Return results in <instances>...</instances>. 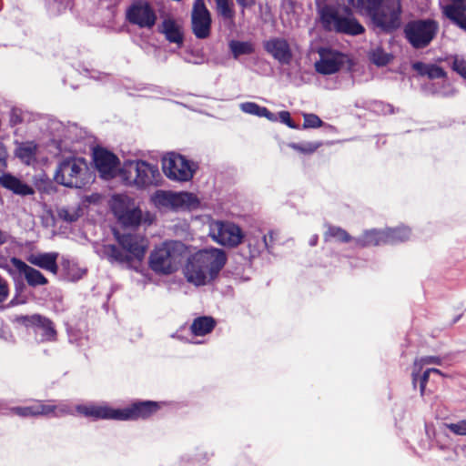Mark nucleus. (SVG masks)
<instances>
[{
	"instance_id": "nucleus-1",
	"label": "nucleus",
	"mask_w": 466,
	"mask_h": 466,
	"mask_svg": "<svg viewBox=\"0 0 466 466\" xmlns=\"http://www.w3.org/2000/svg\"><path fill=\"white\" fill-rule=\"evenodd\" d=\"M361 15L367 16L371 24L384 32H392L401 24L402 7L400 0H339Z\"/></svg>"
},
{
	"instance_id": "nucleus-2",
	"label": "nucleus",
	"mask_w": 466,
	"mask_h": 466,
	"mask_svg": "<svg viewBox=\"0 0 466 466\" xmlns=\"http://www.w3.org/2000/svg\"><path fill=\"white\" fill-rule=\"evenodd\" d=\"M227 262L224 250L217 248L198 250L190 256L184 273L187 280L195 286H203L217 278Z\"/></svg>"
},
{
	"instance_id": "nucleus-3",
	"label": "nucleus",
	"mask_w": 466,
	"mask_h": 466,
	"mask_svg": "<svg viewBox=\"0 0 466 466\" xmlns=\"http://www.w3.org/2000/svg\"><path fill=\"white\" fill-rule=\"evenodd\" d=\"M114 235L121 248L116 245H104L102 256L111 263L126 265L137 269L145 257L147 248L145 238L140 235L130 233L115 232Z\"/></svg>"
},
{
	"instance_id": "nucleus-4",
	"label": "nucleus",
	"mask_w": 466,
	"mask_h": 466,
	"mask_svg": "<svg viewBox=\"0 0 466 466\" xmlns=\"http://www.w3.org/2000/svg\"><path fill=\"white\" fill-rule=\"evenodd\" d=\"M344 8L333 5H325L319 9V15L323 28L329 32L358 35L364 32V26L352 14V6L341 3Z\"/></svg>"
},
{
	"instance_id": "nucleus-5",
	"label": "nucleus",
	"mask_w": 466,
	"mask_h": 466,
	"mask_svg": "<svg viewBox=\"0 0 466 466\" xmlns=\"http://www.w3.org/2000/svg\"><path fill=\"white\" fill-rule=\"evenodd\" d=\"M157 407V402L155 401H138L125 409L115 410L101 405H78L76 410L86 417L95 419L128 420L147 418L155 412Z\"/></svg>"
},
{
	"instance_id": "nucleus-6",
	"label": "nucleus",
	"mask_w": 466,
	"mask_h": 466,
	"mask_svg": "<svg viewBox=\"0 0 466 466\" xmlns=\"http://www.w3.org/2000/svg\"><path fill=\"white\" fill-rule=\"evenodd\" d=\"M55 180L67 187L83 188L91 183L93 176L83 157H68L59 163Z\"/></svg>"
},
{
	"instance_id": "nucleus-7",
	"label": "nucleus",
	"mask_w": 466,
	"mask_h": 466,
	"mask_svg": "<svg viewBox=\"0 0 466 466\" xmlns=\"http://www.w3.org/2000/svg\"><path fill=\"white\" fill-rule=\"evenodd\" d=\"M184 245L179 241H166L156 247L149 256V268L156 274L170 275L177 270Z\"/></svg>"
},
{
	"instance_id": "nucleus-8",
	"label": "nucleus",
	"mask_w": 466,
	"mask_h": 466,
	"mask_svg": "<svg viewBox=\"0 0 466 466\" xmlns=\"http://www.w3.org/2000/svg\"><path fill=\"white\" fill-rule=\"evenodd\" d=\"M121 173L127 184L136 186L137 188L157 186L161 180L157 165L144 160L125 162Z\"/></svg>"
},
{
	"instance_id": "nucleus-9",
	"label": "nucleus",
	"mask_w": 466,
	"mask_h": 466,
	"mask_svg": "<svg viewBox=\"0 0 466 466\" xmlns=\"http://www.w3.org/2000/svg\"><path fill=\"white\" fill-rule=\"evenodd\" d=\"M439 31V24L433 19H417L408 22L404 27V35L410 46L416 49L428 46Z\"/></svg>"
},
{
	"instance_id": "nucleus-10",
	"label": "nucleus",
	"mask_w": 466,
	"mask_h": 466,
	"mask_svg": "<svg viewBox=\"0 0 466 466\" xmlns=\"http://www.w3.org/2000/svg\"><path fill=\"white\" fill-rule=\"evenodd\" d=\"M152 201L159 208H167L175 211L195 209L199 205L198 198L189 192L157 190L152 196Z\"/></svg>"
},
{
	"instance_id": "nucleus-11",
	"label": "nucleus",
	"mask_w": 466,
	"mask_h": 466,
	"mask_svg": "<svg viewBox=\"0 0 466 466\" xmlns=\"http://www.w3.org/2000/svg\"><path fill=\"white\" fill-rule=\"evenodd\" d=\"M209 236L217 243L229 248L238 247L244 239V233L237 224L222 220L210 223Z\"/></svg>"
},
{
	"instance_id": "nucleus-12",
	"label": "nucleus",
	"mask_w": 466,
	"mask_h": 466,
	"mask_svg": "<svg viewBox=\"0 0 466 466\" xmlns=\"http://www.w3.org/2000/svg\"><path fill=\"white\" fill-rule=\"evenodd\" d=\"M162 168L168 178L177 181H189L195 173L193 163L175 153H170L163 158Z\"/></svg>"
},
{
	"instance_id": "nucleus-13",
	"label": "nucleus",
	"mask_w": 466,
	"mask_h": 466,
	"mask_svg": "<svg viewBox=\"0 0 466 466\" xmlns=\"http://www.w3.org/2000/svg\"><path fill=\"white\" fill-rule=\"evenodd\" d=\"M111 209L117 220L125 227H137L142 219V211L130 207L128 198L116 196L112 199Z\"/></svg>"
},
{
	"instance_id": "nucleus-14",
	"label": "nucleus",
	"mask_w": 466,
	"mask_h": 466,
	"mask_svg": "<svg viewBox=\"0 0 466 466\" xmlns=\"http://www.w3.org/2000/svg\"><path fill=\"white\" fill-rule=\"evenodd\" d=\"M127 18L132 25L140 28L151 29L157 21V15L153 7L146 1L134 2L127 10Z\"/></svg>"
},
{
	"instance_id": "nucleus-15",
	"label": "nucleus",
	"mask_w": 466,
	"mask_h": 466,
	"mask_svg": "<svg viewBox=\"0 0 466 466\" xmlns=\"http://www.w3.org/2000/svg\"><path fill=\"white\" fill-rule=\"evenodd\" d=\"M403 236L395 237L393 234L397 232V230H377L370 229L366 230L360 237L354 238L355 245L360 248H366L370 246H377L381 244H395L398 242H402L408 235L409 232L406 229H403Z\"/></svg>"
},
{
	"instance_id": "nucleus-16",
	"label": "nucleus",
	"mask_w": 466,
	"mask_h": 466,
	"mask_svg": "<svg viewBox=\"0 0 466 466\" xmlns=\"http://www.w3.org/2000/svg\"><path fill=\"white\" fill-rule=\"evenodd\" d=\"M192 32L198 39L210 35L211 15L203 0H196L191 13Z\"/></svg>"
},
{
	"instance_id": "nucleus-17",
	"label": "nucleus",
	"mask_w": 466,
	"mask_h": 466,
	"mask_svg": "<svg viewBox=\"0 0 466 466\" xmlns=\"http://www.w3.org/2000/svg\"><path fill=\"white\" fill-rule=\"evenodd\" d=\"M12 411L21 417L38 415H53L55 417H59L71 413L72 409L66 403H59L55 405L50 403L46 404L43 402H36L35 404L27 407H15L12 409Z\"/></svg>"
},
{
	"instance_id": "nucleus-18",
	"label": "nucleus",
	"mask_w": 466,
	"mask_h": 466,
	"mask_svg": "<svg viewBox=\"0 0 466 466\" xmlns=\"http://www.w3.org/2000/svg\"><path fill=\"white\" fill-rule=\"evenodd\" d=\"M23 322L26 327L34 328L35 337L39 341H53L56 339V331L53 322L39 314L23 317Z\"/></svg>"
},
{
	"instance_id": "nucleus-19",
	"label": "nucleus",
	"mask_w": 466,
	"mask_h": 466,
	"mask_svg": "<svg viewBox=\"0 0 466 466\" xmlns=\"http://www.w3.org/2000/svg\"><path fill=\"white\" fill-rule=\"evenodd\" d=\"M319 60L315 63V69L322 75H331L338 72L343 64V56L329 48H319Z\"/></svg>"
},
{
	"instance_id": "nucleus-20",
	"label": "nucleus",
	"mask_w": 466,
	"mask_h": 466,
	"mask_svg": "<svg viewBox=\"0 0 466 466\" xmlns=\"http://www.w3.org/2000/svg\"><path fill=\"white\" fill-rule=\"evenodd\" d=\"M94 163L101 177L107 179L116 175L118 158L104 148H96L94 150Z\"/></svg>"
},
{
	"instance_id": "nucleus-21",
	"label": "nucleus",
	"mask_w": 466,
	"mask_h": 466,
	"mask_svg": "<svg viewBox=\"0 0 466 466\" xmlns=\"http://www.w3.org/2000/svg\"><path fill=\"white\" fill-rule=\"evenodd\" d=\"M265 50L281 65H289L292 60V51L288 41L281 37H274L264 43Z\"/></svg>"
},
{
	"instance_id": "nucleus-22",
	"label": "nucleus",
	"mask_w": 466,
	"mask_h": 466,
	"mask_svg": "<svg viewBox=\"0 0 466 466\" xmlns=\"http://www.w3.org/2000/svg\"><path fill=\"white\" fill-rule=\"evenodd\" d=\"M450 1V4L441 5L442 14L454 25L466 32V0Z\"/></svg>"
},
{
	"instance_id": "nucleus-23",
	"label": "nucleus",
	"mask_w": 466,
	"mask_h": 466,
	"mask_svg": "<svg viewBox=\"0 0 466 466\" xmlns=\"http://www.w3.org/2000/svg\"><path fill=\"white\" fill-rule=\"evenodd\" d=\"M10 262L19 273L25 276L29 286L36 287L47 283V279L39 270L28 266L22 259L12 258Z\"/></svg>"
},
{
	"instance_id": "nucleus-24",
	"label": "nucleus",
	"mask_w": 466,
	"mask_h": 466,
	"mask_svg": "<svg viewBox=\"0 0 466 466\" xmlns=\"http://www.w3.org/2000/svg\"><path fill=\"white\" fill-rule=\"evenodd\" d=\"M0 185L4 188L20 197L35 194L33 187L10 173H3L2 176H0Z\"/></svg>"
},
{
	"instance_id": "nucleus-25",
	"label": "nucleus",
	"mask_w": 466,
	"mask_h": 466,
	"mask_svg": "<svg viewBox=\"0 0 466 466\" xmlns=\"http://www.w3.org/2000/svg\"><path fill=\"white\" fill-rule=\"evenodd\" d=\"M57 258L56 252L38 253L30 255L28 261L34 266L56 274L58 270Z\"/></svg>"
},
{
	"instance_id": "nucleus-26",
	"label": "nucleus",
	"mask_w": 466,
	"mask_h": 466,
	"mask_svg": "<svg viewBox=\"0 0 466 466\" xmlns=\"http://www.w3.org/2000/svg\"><path fill=\"white\" fill-rule=\"evenodd\" d=\"M166 39L177 45L179 47L183 45L184 36L180 26L172 19H165L159 28Z\"/></svg>"
},
{
	"instance_id": "nucleus-27",
	"label": "nucleus",
	"mask_w": 466,
	"mask_h": 466,
	"mask_svg": "<svg viewBox=\"0 0 466 466\" xmlns=\"http://www.w3.org/2000/svg\"><path fill=\"white\" fill-rule=\"evenodd\" d=\"M37 144L34 141L21 142L16 145L15 155L25 165H31L35 161Z\"/></svg>"
},
{
	"instance_id": "nucleus-28",
	"label": "nucleus",
	"mask_w": 466,
	"mask_h": 466,
	"mask_svg": "<svg viewBox=\"0 0 466 466\" xmlns=\"http://www.w3.org/2000/svg\"><path fill=\"white\" fill-rule=\"evenodd\" d=\"M215 325L216 321L212 317H198L193 320L190 330L196 336H204L211 332Z\"/></svg>"
},
{
	"instance_id": "nucleus-29",
	"label": "nucleus",
	"mask_w": 466,
	"mask_h": 466,
	"mask_svg": "<svg viewBox=\"0 0 466 466\" xmlns=\"http://www.w3.org/2000/svg\"><path fill=\"white\" fill-rule=\"evenodd\" d=\"M441 363H442V359L438 356H424V357L417 358L413 362L412 372H411L413 387L416 388L417 378H418L419 374L421 372V370L425 365H431V364L441 365Z\"/></svg>"
},
{
	"instance_id": "nucleus-30",
	"label": "nucleus",
	"mask_w": 466,
	"mask_h": 466,
	"mask_svg": "<svg viewBox=\"0 0 466 466\" xmlns=\"http://www.w3.org/2000/svg\"><path fill=\"white\" fill-rule=\"evenodd\" d=\"M276 233L274 231H270L268 233V236H262V239L260 242H256L252 238H248V245L250 248V253L252 257H255L256 255L259 254L263 249H267L268 252H270L271 244L273 243L275 239Z\"/></svg>"
},
{
	"instance_id": "nucleus-31",
	"label": "nucleus",
	"mask_w": 466,
	"mask_h": 466,
	"mask_svg": "<svg viewBox=\"0 0 466 466\" xmlns=\"http://www.w3.org/2000/svg\"><path fill=\"white\" fill-rule=\"evenodd\" d=\"M413 68L421 76H427L430 79L443 78L446 76L444 70L436 65H426L417 62Z\"/></svg>"
},
{
	"instance_id": "nucleus-32",
	"label": "nucleus",
	"mask_w": 466,
	"mask_h": 466,
	"mask_svg": "<svg viewBox=\"0 0 466 466\" xmlns=\"http://www.w3.org/2000/svg\"><path fill=\"white\" fill-rule=\"evenodd\" d=\"M325 241L335 239L339 242L348 243L352 240L351 236L343 228L336 226H328V229L324 234Z\"/></svg>"
},
{
	"instance_id": "nucleus-33",
	"label": "nucleus",
	"mask_w": 466,
	"mask_h": 466,
	"mask_svg": "<svg viewBox=\"0 0 466 466\" xmlns=\"http://www.w3.org/2000/svg\"><path fill=\"white\" fill-rule=\"evenodd\" d=\"M228 46L235 59L242 55H250L255 50L252 43L238 40H231L228 43Z\"/></svg>"
},
{
	"instance_id": "nucleus-34",
	"label": "nucleus",
	"mask_w": 466,
	"mask_h": 466,
	"mask_svg": "<svg viewBox=\"0 0 466 466\" xmlns=\"http://www.w3.org/2000/svg\"><path fill=\"white\" fill-rule=\"evenodd\" d=\"M81 215L82 208L79 206L63 207L57 210L58 218L68 223L76 221Z\"/></svg>"
},
{
	"instance_id": "nucleus-35",
	"label": "nucleus",
	"mask_w": 466,
	"mask_h": 466,
	"mask_svg": "<svg viewBox=\"0 0 466 466\" xmlns=\"http://www.w3.org/2000/svg\"><path fill=\"white\" fill-rule=\"evenodd\" d=\"M215 2L219 15H221L225 20H229L232 24L235 12L229 4V0H215Z\"/></svg>"
},
{
	"instance_id": "nucleus-36",
	"label": "nucleus",
	"mask_w": 466,
	"mask_h": 466,
	"mask_svg": "<svg viewBox=\"0 0 466 466\" xmlns=\"http://www.w3.org/2000/svg\"><path fill=\"white\" fill-rule=\"evenodd\" d=\"M294 150H297L303 154H311L315 152L320 146V142H301V143H290L289 145Z\"/></svg>"
},
{
	"instance_id": "nucleus-37",
	"label": "nucleus",
	"mask_w": 466,
	"mask_h": 466,
	"mask_svg": "<svg viewBox=\"0 0 466 466\" xmlns=\"http://www.w3.org/2000/svg\"><path fill=\"white\" fill-rule=\"evenodd\" d=\"M66 278L72 281L80 279L86 274V269L80 268L76 264H71L69 261L66 262Z\"/></svg>"
},
{
	"instance_id": "nucleus-38",
	"label": "nucleus",
	"mask_w": 466,
	"mask_h": 466,
	"mask_svg": "<svg viewBox=\"0 0 466 466\" xmlns=\"http://www.w3.org/2000/svg\"><path fill=\"white\" fill-rule=\"evenodd\" d=\"M239 107L246 114L258 116L260 117H261V113L264 112L263 111L264 106H260L259 105H258L257 103H254V102L241 103Z\"/></svg>"
},
{
	"instance_id": "nucleus-39",
	"label": "nucleus",
	"mask_w": 466,
	"mask_h": 466,
	"mask_svg": "<svg viewBox=\"0 0 466 466\" xmlns=\"http://www.w3.org/2000/svg\"><path fill=\"white\" fill-rule=\"evenodd\" d=\"M323 125L322 120L315 114H304V128H316Z\"/></svg>"
},
{
	"instance_id": "nucleus-40",
	"label": "nucleus",
	"mask_w": 466,
	"mask_h": 466,
	"mask_svg": "<svg viewBox=\"0 0 466 466\" xmlns=\"http://www.w3.org/2000/svg\"><path fill=\"white\" fill-rule=\"evenodd\" d=\"M452 69L461 76L463 78H466V59L461 56H454L452 61Z\"/></svg>"
},
{
	"instance_id": "nucleus-41",
	"label": "nucleus",
	"mask_w": 466,
	"mask_h": 466,
	"mask_svg": "<svg viewBox=\"0 0 466 466\" xmlns=\"http://www.w3.org/2000/svg\"><path fill=\"white\" fill-rule=\"evenodd\" d=\"M446 428L456 435L466 436V420H461L455 423H447Z\"/></svg>"
},
{
	"instance_id": "nucleus-42",
	"label": "nucleus",
	"mask_w": 466,
	"mask_h": 466,
	"mask_svg": "<svg viewBox=\"0 0 466 466\" xmlns=\"http://www.w3.org/2000/svg\"><path fill=\"white\" fill-rule=\"evenodd\" d=\"M372 62L377 66H385L390 62V56L382 50H376L371 56Z\"/></svg>"
},
{
	"instance_id": "nucleus-43",
	"label": "nucleus",
	"mask_w": 466,
	"mask_h": 466,
	"mask_svg": "<svg viewBox=\"0 0 466 466\" xmlns=\"http://www.w3.org/2000/svg\"><path fill=\"white\" fill-rule=\"evenodd\" d=\"M25 115L24 112L16 107H14L10 110L9 113V122L12 126L18 125L24 121Z\"/></svg>"
},
{
	"instance_id": "nucleus-44",
	"label": "nucleus",
	"mask_w": 466,
	"mask_h": 466,
	"mask_svg": "<svg viewBox=\"0 0 466 466\" xmlns=\"http://www.w3.org/2000/svg\"><path fill=\"white\" fill-rule=\"evenodd\" d=\"M279 118L281 123L287 125L289 127L296 129L298 126L293 122L290 114L288 111H281L279 113Z\"/></svg>"
},
{
	"instance_id": "nucleus-45",
	"label": "nucleus",
	"mask_w": 466,
	"mask_h": 466,
	"mask_svg": "<svg viewBox=\"0 0 466 466\" xmlns=\"http://www.w3.org/2000/svg\"><path fill=\"white\" fill-rule=\"evenodd\" d=\"M430 374L431 373L429 372V370L427 369V370H424L422 375H420V373L418 378H417V381L418 380L420 381V392L421 396L425 395L426 384H427V382L429 380Z\"/></svg>"
},
{
	"instance_id": "nucleus-46",
	"label": "nucleus",
	"mask_w": 466,
	"mask_h": 466,
	"mask_svg": "<svg viewBox=\"0 0 466 466\" xmlns=\"http://www.w3.org/2000/svg\"><path fill=\"white\" fill-rule=\"evenodd\" d=\"M9 295L7 281L0 276V304L5 302Z\"/></svg>"
},
{
	"instance_id": "nucleus-47",
	"label": "nucleus",
	"mask_w": 466,
	"mask_h": 466,
	"mask_svg": "<svg viewBox=\"0 0 466 466\" xmlns=\"http://www.w3.org/2000/svg\"><path fill=\"white\" fill-rule=\"evenodd\" d=\"M7 152L5 147L0 142V172H3L6 167Z\"/></svg>"
},
{
	"instance_id": "nucleus-48",
	"label": "nucleus",
	"mask_w": 466,
	"mask_h": 466,
	"mask_svg": "<svg viewBox=\"0 0 466 466\" xmlns=\"http://www.w3.org/2000/svg\"><path fill=\"white\" fill-rule=\"evenodd\" d=\"M403 229H406L409 232L408 237L403 240V241H405V240H408L410 238V229L409 228H407V227H399V228H388L387 230H397V232H395L393 235L395 237H401V236H403V231H402Z\"/></svg>"
},
{
	"instance_id": "nucleus-49",
	"label": "nucleus",
	"mask_w": 466,
	"mask_h": 466,
	"mask_svg": "<svg viewBox=\"0 0 466 466\" xmlns=\"http://www.w3.org/2000/svg\"><path fill=\"white\" fill-rule=\"evenodd\" d=\"M263 111L265 112H262L261 113V117H266L267 119L270 120V121H276L277 120V116L275 114H273L272 112H270L267 107H263Z\"/></svg>"
},
{
	"instance_id": "nucleus-50",
	"label": "nucleus",
	"mask_w": 466,
	"mask_h": 466,
	"mask_svg": "<svg viewBox=\"0 0 466 466\" xmlns=\"http://www.w3.org/2000/svg\"><path fill=\"white\" fill-rule=\"evenodd\" d=\"M238 4L243 8L252 5L253 0H237Z\"/></svg>"
},
{
	"instance_id": "nucleus-51",
	"label": "nucleus",
	"mask_w": 466,
	"mask_h": 466,
	"mask_svg": "<svg viewBox=\"0 0 466 466\" xmlns=\"http://www.w3.org/2000/svg\"><path fill=\"white\" fill-rule=\"evenodd\" d=\"M8 235L6 232L0 230V246L7 241Z\"/></svg>"
},
{
	"instance_id": "nucleus-52",
	"label": "nucleus",
	"mask_w": 466,
	"mask_h": 466,
	"mask_svg": "<svg viewBox=\"0 0 466 466\" xmlns=\"http://www.w3.org/2000/svg\"><path fill=\"white\" fill-rule=\"evenodd\" d=\"M428 370H429L430 373H435V374H438L440 376H444V374L440 370H438L436 368H429Z\"/></svg>"
},
{
	"instance_id": "nucleus-53",
	"label": "nucleus",
	"mask_w": 466,
	"mask_h": 466,
	"mask_svg": "<svg viewBox=\"0 0 466 466\" xmlns=\"http://www.w3.org/2000/svg\"><path fill=\"white\" fill-rule=\"evenodd\" d=\"M318 239H319V238H318V236H317V235L312 236V237L310 238V239H309V245H310V246H316V245H317V243H318Z\"/></svg>"
},
{
	"instance_id": "nucleus-54",
	"label": "nucleus",
	"mask_w": 466,
	"mask_h": 466,
	"mask_svg": "<svg viewBox=\"0 0 466 466\" xmlns=\"http://www.w3.org/2000/svg\"><path fill=\"white\" fill-rule=\"evenodd\" d=\"M384 107V113H393V107L391 105H386Z\"/></svg>"
},
{
	"instance_id": "nucleus-55",
	"label": "nucleus",
	"mask_w": 466,
	"mask_h": 466,
	"mask_svg": "<svg viewBox=\"0 0 466 466\" xmlns=\"http://www.w3.org/2000/svg\"><path fill=\"white\" fill-rule=\"evenodd\" d=\"M0 267H1V268H3L8 269V266H7V264L0 265Z\"/></svg>"
},
{
	"instance_id": "nucleus-56",
	"label": "nucleus",
	"mask_w": 466,
	"mask_h": 466,
	"mask_svg": "<svg viewBox=\"0 0 466 466\" xmlns=\"http://www.w3.org/2000/svg\"><path fill=\"white\" fill-rule=\"evenodd\" d=\"M3 334H4V331L2 330V329L0 328V338L3 337Z\"/></svg>"
},
{
	"instance_id": "nucleus-57",
	"label": "nucleus",
	"mask_w": 466,
	"mask_h": 466,
	"mask_svg": "<svg viewBox=\"0 0 466 466\" xmlns=\"http://www.w3.org/2000/svg\"><path fill=\"white\" fill-rule=\"evenodd\" d=\"M461 316H458L455 319H454V323L457 322L459 319H460Z\"/></svg>"
}]
</instances>
